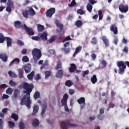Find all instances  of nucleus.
<instances>
[{
    "instance_id": "f257e3e1",
    "label": "nucleus",
    "mask_w": 129,
    "mask_h": 129,
    "mask_svg": "<svg viewBox=\"0 0 129 129\" xmlns=\"http://www.w3.org/2000/svg\"><path fill=\"white\" fill-rule=\"evenodd\" d=\"M23 88L25 90L23 91V93L25 95L23 98L21 99L20 105H26L28 108H31V104H32V101H31V92L33 91V88H34V85L33 84H29L27 82L23 83Z\"/></svg>"
},
{
    "instance_id": "f03ea898",
    "label": "nucleus",
    "mask_w": 129,
    "mask_h": 129,
    "mask_svg": "<svg viewBox=\"0 0 129 129\" xmlns=\"http://www.w3.org/2000/svg\"><path fill=\"white\" fill-rule=\"evenodd\" d=\"M117 66L119 68L118 73L122 75L124 73V70L126 68V66L129 68V61H119L117 62Z\"/></svg>"
},
{
    "instance_id": "7ed1b4c3",
    "label": "nucleus",
    "mask_w": 129,
    "mask_h": 129,
    "mask_svg": "<svg viewBox=\"0 0 129 129\" xmlns=\"http://www.w3.org/2000/svg\"><path fill=\"white\" fill-rule=\"evenodd\" d=\"M32 54L34 60H38L40 59L41 57H42V52L41 50L38 48H34L32 51Z\"/></svg>"
},
{
    "instance_id": "20e7f679",
    "label": "nucleus",
    "mask_w": 129,
    "mask_h": 129,
    "mask_svg": "<svg viewBox=\"0 0 129 129\" xmlns=\"http://www.w3.org/2000/svg\"><path fill=\"white\" fill-rule=\"evenodd\" d=\"M68 126H76V124L70 122V120L63 121L60 123V128L62 129H68Z\"/></svg>"
},
{
    "instance_id": "39448f33",
    "label": "nucleus",
    "mask_w": 129,
    "mask_h": 129,
    "mask_svg": "<svg viewBox=\"0 0 129 129\" xmlns=\"http://www.w3.org/2000/svg\"><path fill=\"white\" fill-rule=\"evenodd\" d=\"M55 24L57 28H59V30H56L57 33L59 34V35H63L65 33L63 24H61L59 21H56Z\"/></svg>"
},
{
    "instance_id": "423d86ee",
    "label": "nucleus",
    "mask_w": 129,
    "mask_h": 129,
    "mask_svg": "<svg viewBox=\"0 0 129 129\" xmlns=\"http://www.w3.org/2000/svg\"><path fill=\"white\" fill-rule=\"evenodd\" d=\"M22 29H23V30H25V31H26L27 34L29 35V36H34V35H35V32H34L33 29L28 27L26 24H24V26H22Z\"/></svg>"
},
{
    "instance_id": "0eeeda50",
    "label": "nucleus",
    "mask_w": 129,
    "mask_h": 129,
    "mask_svg": "<svg viewBox=\"0 0 129 129\" xmlns=\"http://www.w3.org/2000/svg\"><path fill=\"white\" fill-rule=\"evenodd\" d=\"M56 13V9L54 8H51L46 11L45 14L46 17L48 18H52L53 17V14Z\"/></svg>"
},
{
    "instance_id": "6e6552de",
    "label": "nucleus",
    "mask_w": 129,
    "mask_h": 129,
    "mask_svg": "<svg viewBox=\"0 0 129 129\" xmlns=\"http://www.w3.org/2000/svg\"><path fill=\"white\" fill-rule=\"evenodd\" d=\"M119 11H120L121 13H127V12H128V6L124 5L122 4H120L119 6Z\"/></svg>"
},
{
    "instance_id": "1a4fd4ad",
    "label": "nucleus",
    "mask_w": 129,
    "mask_h": 129,
    "mask_svg": "<svg viewBox=\"0 0 129 129\" xmlns=\"http://www.w3.org/2000/svg\"><path fill=\"white\" fill-rule=\"evenodd\" d=\"M39 37H40V40L47 41L48 40V33L47 32H43L42 33L38 34Z\"/></svg>"
},
{
    "instance_id": "9d476101",
    "label": "nucleus",
    "mask_w": 129,
    "mask_h": 129,
    "mask_svg": "<svg viewBox=\"0 0 129 129\" xmlns=\"http://www.w3.org/2000/svg\"><path fill=\"white\" fill-rule=\"evenodd\" d=\"M68 99V94H64L63 98L61 100L60 103L63 106L67 105V100Z\"/></svg>"
},
{
    "instance_id": "9b49d317",
    "label": "nucleus",
    "mask_w": 129,
    "mask_h": 129,
    "mask_svg": "<svg viewBox=\"0 0 129 129\" xmlns=\"http://www.w3.org/2000/svg\"><path fill=\"white\" fill-rule=\"evenodd\" d=\"M24 69L25 73H30L32 70V66L30 63H27L24 66Z\"/></svg>"
},
{
    "instance_id": "f8f14e48",
    "label": "nucleus",
    "mask_w": 129,
    "mask_h": 129,
    "mask_svg": "<svg viewBox=\"0 0 129 129\" xmlns=\"http://www.w3.org/2000/svg\"><path fill=\"white\" fill-rule=\"evenodd\" d=\"M42 106L41 115L43 116L44 114H45V112H46V110H47V103H46L45 101H43L42 104Z\"/></svg>"
},
{
    "instance_id": "ddd939ff",
    "label": "nucleus",
    "mask_w": 129,
    "mask_h": 129,
    "mask_svg": "<svg viewBox=\"0 0 129 129\" xmlns=\"http://www.w3.org/2000/svg\"><path fill=\"white\" fill-rule=\"evenodd\" d=\"M102 41L105 44V47H109V40L106 36H103L102 37Z\"/></svg>"
},
{
    "instance_id": "4468645a",
    "label": "nucleus",
    "mask_w": 129,
    "mask_h": 129,
    "mask_svg": "<svg viewBox=\"0 0 129 129\" xmlns=\"http://www.w3.org/2000/svg\"><path fill=\"white\" fill-rule=\"evenodd\" d=\"M110 30L111 32H113L114 35H116L118 31H117V27L115 26V25H112L110 27Z\"/></svg>"
},
{
    "instance_id": "2eb2a0df",
    "label": "nucleus",
    "mask_w": 129,
    "mask_h": 129,
    "mask_svg": "<svg viewBox=\"0 0 129 129\" xmlns=\"http://www.w3.org/2000/svg\"><path fill=\"white\" fill-rule=\"evenodd\" d=\"M63 73L62 70H57L55 76L56 78H62L63 77Z\"/></svg>"
},
{
    "instance_id": "dca6fc26",
    "label": "nucleus",
    "mask_w": 129,
    "mask_h": 129,
    "mask_svg": "<svg viewBox=\"0 0 129 129\" xmlns=\"http://www.w3.org/2000/svg\"><path fill=\"white\" fill-rule=\"evenodd\" d=\"M24 25H22V22L20 21H16L14 22V26L15 28H17V29H20V28H22Z\"/></svg>"
},
{
    "instance_id": "f3484780",
    "label": "nucleus",
    "mask_w": 129,
    "mask_h": 129,
    "mask_svg": "<svg viewBox=\"0 0 129 129\" xmlns=\"http://www.w3.org/2000/svg\"><path fill=\"white\" fill-rule=\"evenodd\" d=\"M6 40L7 42V47H12V43H13V40L11 37H6Z\"/></svg>"
},
{
    "instance_id": "a211bd4d",
    "label": "nucleus",
    "mask_w": 129,
    "mask_h": 129,
    "mask_svg": "<svg viewBox=\"0 0 129 129\" xmlns=\"http://www.w3.org/2000/svg\"><path fill=\"white\" fill-rule=\"evenodd\" d=\"M76 69H77V67H76V65L74 63H71V66L69 68L70 72L73 73V72H75V70H76Z\"/></svg>"
},
{
    "instance_id": "6ab92c4d",
    "label": "nucleus",
    "mask_w": 129,
    "mask_h": 129,
    "mask_svg": "<svg viewBox=\"0 0 129 129\" xmlns=\"http://www.w3.org/2000/svg\"><path fill=\"white\" fill-rule=\"evenodd\" d=\"M0 59H1L3 62H7V61H8V55H7L6 53H1Z\"/></svg>"
},
{
    "instance_id": "aec40b11",
    "label": "nucleus",
    "mask_w": 129,
    "mask_h": 129,
    "mask_svg": "<svg viewBox=\"0 0 129 129\" xmlns=\"http://www.w3.org/2000/svg\"><path fill=\"white\" fill-rule=\"evenodd\" d=\"M82 50V46H79L76 48L75 51L73 54V57H75L78 53H79Z\"/></svg>"
},
{
    "instance_id": "412c9836",
    "label": "nucleus",
    "mask_w": 129,
    "mask_h": 129,
    "mask_svg": "<svg viewBox=\"0 0 129 129\" xmlns=\"http://www.w3.org/2000/svg\"><path fill=\"white\" fill-rule=\"evenodd\" d=\"M40 123V121L37 118H35L32 121V125L34 127H37V126H39V124Z\"/></svg>"
},
{
    "instance_id": "4be33fe9",
    "label": "nucleus",
    "mask_w": 129,
    "mask_h": 129,
    "mask_svg": "<svg viewBox=\"0 0 129 129\" xmlns=\"http://www.w3.org/2000/svg\"><path fill=\"white\" fill-rule=\"evenodd\" d=\"M57 36L56 35H53L51 37V38L47 40V44H51V43H53V42H54V41H56V39H57Z\"/></svg>"
},
{
    "instance_id": "5701e85b",
    "label": "nucleus",
    "mask_w": 129,
    "mask_h": 129,
    "mask_svg": "<svg viewBox=\"0 0 129 129\" xmlns=\"http://www.w3.org/2000/svg\"><path fill=\"white\" fill-rule=\"evenodd\" d=\"M28 13L29 14V16H35L36 15V12L35 10L32 8V7H29Z\"/></svg>"
},
{
    "instance_id": "b1692460",
    "label": "nucleus",
    "mask_w": 129,
    "mask_h": 129,
    "mask_svg": "<svg viewBox=\"0 0 129 129\" xmlns=\"http://www.w3.org/2000/svg\"><path fill=\"white\" fill-rule=\"evenodd\" d=\"M77 102L79 104H84L85 103V98L81 97L80 99L77 100Z\"/></svg>"
},
{
    "instance_id": "393cba45",
    "label": "nucleus",
    "mask_w": 129,
    "mask_h": 129,
    "mask_svg": "<svg viewBox=\"0 0 129 129\" xmlns=\"http://www.w3.org/2000/svg\"><path fill=\"white\" fill-rule=\"evenodd\" d=\"M38 110H39V106L35 105L33 108L32 115H33V116L36 115V113H37V112H38Z\"/></svg>"
},
{
    "instance_id": "a878e982",
    "label": "nucleus",
    "mask_w": 129,
    "mask_h": 129,
    "mask_svg": "<svg viewBox=\"0 0 129 129\" xmlns=\"http://www.w3.org/2000/svg\"><path fill=\"white\" fill-rule=\"evenodd\" d=\"M91 82L93 84H95L97 82V78L96 75H94L91 78Z\"/></svg>"
},
{
    "instance_id": "bb28decb",
    "label": "nucleus",
    "mask_w": 129,
    "mask_h": 129,
    "mask_svg": "<svg viewBox=\"0 0 129 129\" xmlns=\"http://www.w3.org/2000/svg\"><path fill=\"white\" fill-rule=\"evenodd\" d=\"M35 75V72L32 71L29 74L27 75V78L29 80H33V77H34V75Z\"/></svg>"
},
{
    "instance_id": "cd10ccee",
    "label": "nucleus",
    "mask_w": 129,
    "mask_h": 129,
    "mask_svg": "<svg viewBox=\"0 0 129 129\" xmlns=\"http://www.w3.org/2000/svg\"><path fill=\"white\" fill-rule=\"evenodd\" d=\"M62 68V63L61 61L58 60L57 62V65L55 68L56 70H59V69H61Z\"/></svg>"
},
{
    "instance_id": "c85d7f7f",
    "label": "nucleus",
    "mask_w": 129,
    "mask_h": 129,
    "mask_svg": "<svg viewBox=\"0 0 129 129\" xmlns=\"http://www.w3.org/2000/svg\"><path fill=\"white\" fill-rule=\"evenodd\" d=\"M18 73H19V76L20 78H24V71L20 69L18 70Z\"/></svg>"
},
{
    "instance_id": "c756f323",
    "label": "nucleus",
    "mask_w": 129,
    "mask_h": 129,
    "mask_svg": "<svg viewBox=\"0 0 129 129\" xmlns=\"http://www.w3.org/2000/svg\"><path fill=\"white\" fill-rule=\"evenodd\" d=\"M11 118H13L15 121H17L19 119V116L16 113H13L11 115Z\"/></svg>"
},
{
    "instance_id": "7c9ffc66",
    "label": "nucleus",
    "mask_w": 129,
    "mask_h": 129,
    "mask_svg": "<svg viewBox=\"0 0 129 129\" xmlns=\"http://www.w3.org/2000/svg\"><path fill=\"white\" fill-rule=\"evenodd\" d=\"M6 41V37L3 33H0V43H3Z\"/></svg>"
},
{
    "instance_id": "2f4dec72",
    "label": "nucleus",
    "mask_w": 129,
    "mask_h": 129,
    "mask_svg": "<svg viewBox=\"0 0 129 129\" xmlns=\"http://www.w3.org/2000/svg\"><path fill=\"white\" fill-rule=\"evenodd\" d=\"M37 29L38 32H42V31L45 30V27L44 26L41 25V24H38L37 26Z\"/></svg>"
},
{
    "instance_id": "473e14b6",
    "label": "nucleus",
    "mask_w": 129,
    "mask_h": 129,
    "mask_svg": "<svg viewBox=\"0 0 129 129\" xmlns=\"http://www.w3.org/2000/svg\"><path fill=\"white\" fill-rule=\"evenodd\" d=\"M65 85L68 87H71L73 85V82L71 80H67L65 83Z\"/></svg>"
},
{
    "instance_id": "72a5a7b5",
    "label": "nucleus",
    "mask_w": 129,
    "mask_h": 129,
    "mask_svg": "<svg viewBox=\"0 0 129 129\" xmlns=\"http://www.w3.org/2000/svg\"><path fill=\"white\" fill-rule=\"evenodd\" d=\"M19 127L20 129H25L26 127V125L23 121H21L19 122Z\"/></svg>"
},
{
    "instance_id": "f704fd0d",
    "label": "nucleus",
    "mask_w": 129,
    "mask_h": 129,
    "mask_svg": "<svg viewBox=\"0 0 129 129\" xmlns=\"http://www.w3.org/2000/svg\"><path fill=\"white\" fill-rule=\"evenodd\" d=\"M22 15L24 18L28 19V18H29V11L27 10H25L23 12Z\"/></svg>"
},
{
    "instance_id": "c9c22d12",
    "label": "nucleus",
    "mask_w": 129,
    "mask_h": 129,
    "mask_svg": "<svg viewBox=\"0 0 129 129\" xmlns=\"http://www.w3.org/2000/svg\"><path fill=\"white\" fill-rule=\"evenodd\" d=\"M34 98L36 100V99H38V98H40V92H39L38 91H36L34 93Z\"/></svg>"
},
{
    "instance_id": "e433bc0d",
    "label": "nucleus",
    "mask_w": 129,
    "mask_h": 129,
    "mask_svg": "<svg viewBox=\"0 0 129 129\" xmlns=\"http://www.w3.org/2000/svg\"><path fill=\"white\" fill-rule=\"evenodd\" d=\"M93 8V7L92 6V5H90V4H88L87 5V10L89 13H91V12H92Z\"/></svg>"
},
{
    "instance_id": "4c0bfd02",
    "label": "nucleus",
    "mask_w": 129,
    "mask_h": 129,
    "mask_svg": "<svg viewBox=\"0 0 129 129\" xmlns=\"http://www.w3.org/2000/svg\"><path fill=\"white\" fill-rule=\"evenodd\" d=\"M15 62H17V63H20V59H19V58H14L10 63V66H12V65H13Z\"/></svg>"
},
{
    "instance_id": "58836bf2",
    "label": "nucleus",
    "mask_w": 129,
    "mask_h": 129,
    "mask_svg": "<svg viewBox=\"0 0 129 129\" xmlns=\"http://www.w3.org/2000/svg\"><path fill=\"white\" fill-rule=\"evenodd\" d=\"M98 15H99V21H101L103 18V15H102V11L101 10H99L98 11Z\"/></svg>"
},
{
    "instance_id": "ea45409f",
    "label": "nucleus",
    "mask_w": 129,
    "mask_h": 129,
    "mask_svg": "<svg viewBox=\"0 0 129 129\" xmlns=\"http://www.w3.org/2000/svg\"><path fill=\"white\" fill-rule=\"evenodd\" d=\"M75 25L77 27H81L83 25L82 21H81V20H77L75 22Z\"/></svg>"
},
{
    "instance_id": "a19ab883",
    "label": "nucleus",
    "mask_w": 129,
    "mask_h": 129,
    "mask_svg": "<svg viewBox=\"0 0 129 129\" xmlns=\"http://www.w3.org/2000/svg\"><path fill=\"white\" fill-rule=\"evenodd\" d=\"M20 94V90L18 89H15L14 91V96L15 98H18V96Z\"/></svg>"
},
{
    "instance_id": "79ce46f5",
    "label": "nucleus",
    "mask_w": 129,
    "mask_h": 129,
    "mask_svg": "<svg viewBox=\"0 0 129 129\" xmlns=\"http://www.w3.org/2000/svg\"><path fill=\"white\" fill-rule=\"evenodd\" d=\"M6 93L7 94H9V95H12L13 94V89L12 88H9L6 90Z\"/></svg>"
},
{
    "instance_id": "37998d69",
    "label": "nucleus",
    "mask_w": 129,
    "mask_h": 129,
    "mask_svg": "<svg viewBox=\"0 0 129 129\" xmlns=\"http://www.w3.org/2000/svg\"><path fill=\"white\" fill-rule=\"evenodd\" d=\"M91 43L92 45H96V44H97V39L96 38V37H93L92 38Z\"/></svg>"
},
{
    "instance_id": "c03bdc74",
    "label": "nucleus",
    "mask_w": 129,
    "mask_h": 129,
    "mask_svg": "<svg viewBox=\"0 0 129 129\" xmlns=\"http://www.w3.org/2000/svg\"><path fill=\"white\" fill-rule=\"evenodd\" d=\"M97 118H98L99 120H103V119L104 118V116L103 115L99 114L97 115Z\"/></svg>"
},
{
    "instance_id": "a18cd8bd",
    "label": "nucleus",
    "mask_w": 129,
    "mask_h": 129,
    "mask_svg": "<svg viewBox=\"0 0 129 129\" xmlns=\"http://www.w3.org/2000/svg\"><path fill=\"white\" fill-rule=\"evenodd\" d=\"M7 5L8 6V7L12 8V9H14V2L11 1H8Z\"/></svg>"
},
{
    "instance_id": "49530a36",
    "label": "nucleus",
    "mask_w": 129,
    "mask_h": 129,
    "mask_svg": "<svg viewBox=\"0 0 129 129\" xmlns=\"http://www.w3.org/2000/svg\"><path fill=\"white\" fill-rule=\"evenodd\" d=\"M49 63H48V60H46L44 61V63L42 64V66L40 68V69H43L45 66H48Z\"/></svg>"
},
{
    "instance_id": "de8ad7c7",
    "label": "nucleus",
    "mask_w": 129,
    "mask_h": 129,
    "mask_svg": "<svg viewBox=\"0 0 129 129\" xmlns=\"http://www.w3.org/2000/svg\"><path fill=\"white\" fill-rule=\"evenodd\" d=\"M8 74L9 76H11V77H17V75L16 74L12 71H9L8 72Z\"/></svg>"
},
{
    "instance_id": "09e8293b",
    "label": "nucleus",
    "mask_w": 129,
    "mask_h": 129,
    "mask_svg": "<svg viewBox=\"0 0 129 129\" xmlns=\"http://www.w3.org/2000/svg\"><path fill=\"white\" fill-rule=\"evenodd\" d=\"M62 50L64 52L65 54H69L70 53V48L64 47V48L62 49Z\"/></svg>"
},
{
    "instance_id": "8fccbe9b",
    "label": "nucleus",
    "mask_w": 129,
    "mask_h": 129,
    "mask_svg": "<svg viewBox=\"0 0 129 129\" xmlns=\"http://www.w3.org/2000/svg\"><path fill=\"white\" fill-rule=\"evenodd\" d=\"M122 51L123 53H124L125 54H127V53H128V47L127 46H124Z\"/></svg>"
},
{
    "instance_id": "3c124183",
    "label": "nucleus",
    "mask_w": 129,
    "mask_h": 129,
    "mask_svg": "<svg viewBox=\"0 0 129 129\" xmlns=\"http://www.w3.org/2000/svg\"><path fill=\"white\" fill-rule=\"evenodd\" d=\"M32 39L34 41H41V38L39 36V35H38V36H32Z\"/></svg>"
},
{
    "instance_id": "603ef678",
    "label": "nucleus",
    "mask_w": 129,
    "mask_h": 129,
    "mask_svg": "<svg viewBox=\"0 0 129 129\" xmlns=\"http://www.w3.org/2000/svg\"><path fill=\"white\" fill-rule=\"evenodd\" d=\"M9 85L11 86H16V85H17V83H16V82H14L13 81V80H11L10 81H9Z\"/></svg>"
},
{
    "instance_id": "864d4df0",
    "label": "nucleus",
    "mask_w": 129,
    "mask_h": 129,
    "mask_svg": "<svg viewBox=\"0 0 129 129\" xmlns=\"http://www.w3.org/2000/svg\"><path fill=\"white\" fill-rule=\"evenodd\" d=\"M76 2L75 0H73L70 4L69 5V7L70 8H71L72 7H74V6H76Z\"/></svg>"
},
{
    "instance_id": "5fc2aeb1",
    "label": "nucleus",
    "mask_w": 129,
    "mask_h": 129,
    "mask_svg": "<svg viewBox=\"0 0 129 129\" xmlns=\"http://www.w3.org/2000/svg\"><path fill=\"white\" fill-rule=\"evenodd\" d=\"M22 61L23 62H29V57H28V56H24L22 57Z\"/></svg>"
},
{
    "instance_id": "6e6d98bb",
    "label": "nucleus",
    "mask_w": 129,
    "mask_h": 129,
    "mask_svg": "<svg viewBox=\"0 0 129 129\" xmlns=\"http://www.w3.org/2000/svg\"><path fill=\"white\" fill-rule=\"evenodd\" d=\"M77 12L79 15H84L85 14V12L82 9H78Z\"/></svg>"
},
{
    "instance_id": "4d7b16f0",
    "label": "nucleus",
    "mask_w": 129,
    "mask_h": 129,
    "mask_svg": "<svg viewBox=\"0 0 129 129\" xmlns=\"http://www.w3.org/2000/svg\"><path fill=\"white\" fill-rule=\"evenodd\" d=\"M100 63L101 64H102L103 67H106V61H105V60L103 59L102 60H100Z\"/></svg>"
},
{
    "instance_id": "13d9d810",
    "label": "nucleus",
    "mask_w": 129,
    "mask_h": 129,
    "mask_svg": "<svg viewBox=\"0 0 129 129\" xmlns=\"http://www.w3.org/2000/svg\"><path fill=\"white\" fill-rule=\"evenodd\" d=\"M45 78H48L50 75H51V72L50 71H47L45 73Z\"/></svg>"
},
{
    "instance_id": "bf43d9fd",
    "label": "nucleus",
    "mask_w": 129,
    "mask_h": 129,
    "mask_svg": "<svg viewBox=\"0 0 129 129\" xmlns=\"http://www.w3.org/2000/svg\"><path fill=\"white\" fill-rule=\"evenodd\" d=\"M8 123L9 124V127H14L15 126V123L11 121H9Z\"/></svg>"
},
{
    "instance_id": "052dcab7",
    "label": "nucleus",
    "mask_w": 129,
    "mask_h": 129,
    "mask_svg": "<svg viewBox=\"0 0 129 129\" xmlns=\"http://www.w3.org/2000/svg\"><path fill=\"white\" fill-rule=\"evenodd\" d=\"M69 93L71 95L74 94V93H75V90L73 89H70L69 90Z\"/></svg>"
},
{
    "instance_id": "680f3d73",
    "label": "nucleus",
    "mask_w": 129,
    "mask_h": 129,
    "mask_svg": "<svg viewBox=\"0 0 129 129\" xmlns=\"http://www.w3.org/2000/svg\"><path fill=\"white\" fill-rule=\"evenodd\" d=\"M17 44L19 45V46H24V42L20 40H18L17 41Z\"/></svg>"
},
{
    "instance_id": "e2e57ef3",
    "label": "nucleus",
    "mask_w": 129,
    "mask_h": 129,
    "mask_svg": "<svg viewBox=\"0 0 129 129\" xmlns=\"http://www.w3.org/2000/svg\"><path fill=\"white\" fill-rule=\"evenodd\" d=\"M90 4L91 5V6H93L94 4H97V1H95V0H89Z\"/></svg>"
},
{
    "instance_id": "0e129e2a",
    "label": "nucleus",
    "mask_w": 129,
    "mask_h": 129,
    "mask_svg": "<svg viewBox=\"0 0 129 129\" xmlns=\"http://www.w3.org/2000/svg\"><path fill=\"white\" fill-rule=\"evenodd\" d=\"M114 106V104H113L112 103H110L109 104L108 109H107V111H108V110H109L110 108H113Z\"/></svg>"
},
{
    "instance_id": "69168bd1",
    "label": "nucleus",
    "mask_w": 129,
    "mask_h": 129,
    "mask_svg": "<svg viewBox=\"0 0 129 129\" xmlns=\"http://www.w3.org/2000/svg\"><path fill=\"white\" fill-rule=\"evenodd\" d=\"M113 44H114L115 45H117V43H118V38H117V37L115 38L114 39V40L113 41Z\"/></svg>"
},
{
    "instance_id": "338daca9",
    "label": "nucleus",
    "mask_w": 129,
    "mask_h": 129,
    "mask_svg": "<svg viewBox=\"0 0 129 129\" xmlns=\"http://www.w3.org/2000/svg\"><path fill=\"white\" fill-rule=\"evenodd\" d=\"M4 121L0 118V129L3 128Z\"/></svg>"
},
{
    "instance_id": "774afa93",
    "label": "nucleus",
    "mask_w": 129,
    "mask_h": 129,
    "mask_svg": "<svg viewBox=\"0 0 129 129\" xmlns=\"http://www.w3.org/2000/svg\"><path fill=\"white\" fill-rule=\"evenodd\" d=\"M6 11L9 13H11L12 12V7H7L6 8Z\"/></svg>"
}]
</instances>
